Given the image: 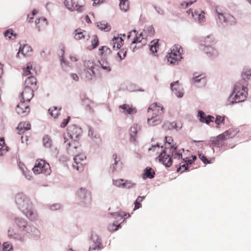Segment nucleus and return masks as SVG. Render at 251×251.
I'll return each mask as SVG.
<instances>
[{"label": "nucleus", "instance_id": "nucleus-1", "mask_svg": "<svg viewBox=\"0 0 251 251\" xmlns=\"http://www.w3.org/2000/svg\"><path fill=\"white\" fill-rule=\"evenodd\" d=\"M15 201L19 208L29 219L31 221L36 219L37 214L32 210V203L23 194H18L15 197Z\"/></svg>", "mask_w": 251, "mask_h": 251}, {"label": "nucleus", "instance_id": "nucleus-2", "mask_svg": "<svg viewBox=\"0 0 251 251\" xmlns=\"http://www.w3.org/2000/svg\"><path fill=\"white\" fill-rule=\"evenodd\" d=\"M148 113L151 116L148 119V123L151 126H154L161 122L160 116L164 113V108L157 102L152 103L148 109Z\"/></svg>", "mask_w": 251, "mask_h": 251}, {"label": "nucleus", "instance_id": "nucleus-3", "mask_svg": "<svg viewBox=\"0 0 251 251\" xmlns=\"http://www.w3.org/2000/svg\"><path fill=\"white\" fill-rule=\"evenodd\" d=\"M37 74V72L33 68L31 63H28L26 67L23 69V75L24 76H28L25 81V88H30L32 90L36 89L37 80L35 76Z\"/></svg>", "mask_w": 251, "mask_h": 251}, {"label": "nucleus", "instance_id": "nucleus-4", "mask_svg": "<svg viewBox=\"0 0 251 251\" xmlns=\"http://www.w3.org/2000/svg\"><path fill=\"white\" fill-rule=\"evenodd\" d=\"M247 85V84H242L239 82H237L235 84L233 93L229 98H230L234 96V101H232V103H236L245 100L248 95Z\"/></svg>", "mask_w": 251, "mask_h": 251}, {"label": "nucleus", "instance_id": "nucleus-5", "mask_svg": "<svg viewBox=\"0 0 251 251\" xmlns=\"http://www.w3.org/2000/svg\"><path fill=\"white\" fill-rule=\"evenodd\" d=\"M84 65L85 71L83 73V76L87 80H92L93 77L95 75V71L99 70L100 66L96 64L92 59L85 60Z\"/></svg>", "mask_w": 251, "mask_h": 251}, {"label": "nucleus", "instance_id": "nucleus-6", "mask_svg": "<svg viewBox=\"0 0 251 251\" xmlns=\"http://www.w3.org/2000/svg\"><path fill=\"white\" fill-rule=\"evenodd\" d=\"M182 49L179 45H175L171 49V51L166 56L168 61L173 65L177 64L182 58Z\"/></svg>", "mask_w": 251, "mask_h": 251}, {"label": "nucleus", "instance_id": "nucleus-7", "mask_svg": "<svg viewBox=\"0 0 251 251\" xmlns=\"http://www.w3.org/2000/svg\"><path fill=\"white\" fill-rule=\"evenodd\" d=\"M172 150L173 157L175 160L176 159L179 161L178 163L179 164L182 163H186L188 164L189 166L194 162V161H192L190 156L188 157L186 155V153L184 152L185 151L183 149L178 150L177 148H173Z\"/></svg>", "mask_w": 251, "mask_h": 251}, {"label": "nucleus", "instance_id": "nucleus-8", "mask_svg": "<svg viewBox=\"0 0 251 251\" xmlns=\"http://www.w3.org/2000/svg\"><path fill=\"white\" fill-rule=\"evenodd\" d=\"M32 170L36 174H43L45 175H49L51 173L49 164L45 160L40 159L36 160Z\"/></svg>", "mask_w": 251, "mask_h": 251}, {"label": "nucleus", "instance_id": "nucleus-9", "mask_svg": "<svg viewBox=\"0 0 251 251\" xmlns=\"http://www.w3.org/2000/svg\"><path fill=\"white\" fill-rule=\"evenodd\" d=\"M175 148L174 146H171V148L170 149V151L172 154V148ZM175 148H177L175 147ZM173 159H175L173 156L172 157L170 156L169 154H167L166 151L164 150L160 153V154L158 156V160L160 162H162V163L166 167H169L171 166L173 162Z\"/></svg>", "mask_w": 251, "mask_h": 251}, {"label": "nucleus", "instance_id": "nucleus-10", "mask_svg": "<svg viewBox=\"0 0 251 251\" xmlns=\"http://www.w3.org/2000/svg\"><path fill=\"white\" fill-rule=\"evenodd\" d=\"M86 156L83 154H79L75 156L74 159L75 164L73 165L74 168L76 169L77 171L82 170L86 164Z\"/></svg>", "mask_w": 251, "mask_h": 251}, {"label": "nucleus", "instance_id": "nucleus-11", "mask_svg": "<svg viewBox=\"0 0 251 251\" xmlns=\"http://www.w3.org/2000/svg\"><path fill=\"white\" fill-rule=\"evenodd\" d=\"M78 199L84 204L89 203L91 200V195L90 192L85 189L80 188L76 192Z\"/></svg>", "mask_w": 251, "mask_h": 251}, {"label": "nucleus", "instance_id": "nucleus-12", "mask_svg": "<svg viewBox=\"0 0 251 251\" xmlns=\"http://www.w3.org/2000/svg\"><path fill=\"white\" fill-rule=\"evenodd\" d=\"M16 111L19 115L22 116H26L30 112V108L28 103L21 100V102L17 105Z\"/></svg>", "mask_w": 251, "mask_h": 251}, {"label": "nucleus", "instance_id": "nucleus-13", "mask_svg": "<svg viewBox=\"0 0 251 251\" xmlns=\"http://www.w3.org/2000/svg\"><path fill=\"white\" fill-rule=\"evenodd\" d=\"M65 6L70 11H77L82 12L84 10V6L73 1V0H64Z\"/></svg>", "mask_w": 251, "mask_h": 251}, {"label": "nucleus", "instance_id": "nucleus-14", "mask_svg": "<svg viewBox=\"0 0 251 251\" xmlns=\"http://www.w3.org/2000/svg\"><path fill=\"white\" fill-rule=\"evenodd\" d=\"M73 35L76 40H81L83 42L87 41L90 38L89 33L81 28L75 29L73 32Z\"/></svg>", "mask_w": 251, "mask_h": 251}, {"label": "nucleus", "instance_id": "nucleus-15", "mask_svg": "<svg viewBox=\"0 0 251 251\" xmlns=\"http://www.w3.org/2000/svg\"><path fill=\"white\" fill-rule=\"evenodd\" d=\"M219 19L221 21L229 25H234L236 23L235 18L229 14H223L219 12L217 9L216 10Z\"/></svg>", "mask_w": 251, "mask_h": 251}, {"label": "nucleus", "instance_id": "nucleus-16", "mask_svg": "<svg viewBox=\"0 0 251 251\" xmlns=\"http://www.w3.org/2000/svg\"><path fill=\"white\" fill-rule=\"evenodd\" d=\"M131 37H133L130 45L131 47H132L133 49L135 48V47L133 46L134 44L141 42L143 39L142 33L138 34L136 30H133L129 33L127 38L129 39Z\"/></svg>", "mask_w": 251, "mask_h": 251}, {"label": "nucleus", "instance_id": "nucleus-17", "mask_svg": "<svg viewBox=\"0 0 251 251\" xmlns=\"http://www.w3.org/2000/svg\"><path fill=\"white\" fill-rule=\"evenodd\" d=\"M182 124L180 122H166L163 125V128L166 130L176 129L178 130L181 128Z\"/></svg>", "mask_w": 251, "mask_h": 251}, {"label": "nucleus", "instance_id": "nucleus-18", "mask_svg": "<svg viewBox=\"0 0 251 251\" xmlns=\"http://www.w3.org/2000/svg\"><path fill=\"white\" fill-rule=\"evenodd\" d=\"M202 50L205 53L207 56L211 59H214L219 54L218 50L211 46H205Z\"/></svg>", "mask_w": 251, "mask_h": 251}, {"label": "nucleus", "instance_id": "nucleus-19", "mask_svg": "<svg viewBox=\"0 0 251 251\" xmlns=\"http://www.w3.org/2000/svg\"><path fill=\"white\" fill-rule=\"evenodd\" d=\"M68 133L72 139L77 138L81 135V130L76 126L72 125L68 128Z\"/></svg>", "mask_w": 251, "mask_h": 251}, {"label": "nucleus", "instance_id": "nucleus-20", "mask_svg": "<svg viewBox=\"0 0 251 251\" xmlns=\"http://www.w3.org/2000/svg\"><path fill=\"white\" fill-rule=\"evenodd\" d=\"M226 140V139L222 133L216 137H212L210 139V142L214 146L221 148L224 145V142Z\"/></svg>", "mask_w": 251, "mask_h": 251}, {"label": "nucleus", "instance_id": "nucleus-21", "mask_svg": "<svg viewBox=\"0 0 251 251\" xmlns=\"http://www.w3.org/2000/svg\"><path fill=\"white\" fill-rule=\"evenodd\" d=\"M33 91L30 88H24L21 94V100L25 102H29L33 97Z\"/></svg>", "mask_w": 251, "mask_h": 251}, {"label": "nucleus", "instance_id": "nucleus-22", "mask_svg": "<svg viewBox=\"0 0 251 251\" xmlns=\"http://www.w3.org/2000/svg\"><path fill=\"white\" fill-rule=\"evenodd\" d=\"M198 117L200 122L206 124H209L211 122H213L215 119L213 116L207 115L202 111L198 112Z\"/></svg>", "mask_w": 251, "mask_h": 251}, {"label": "nucleus", "instance_id": "nucleus-23", "mask_svg": "<svg viewBox=\"0 0 251 251\" xmlns=\"http://www.w3.org/2000/svg\"><path fill=\"white\" fill-rule=\"evenodd\" d=\"M67 149L69 153L73 155L78 152L79 143L75 141H73L71 143L69 142L66 144Z\"/></svg>", "mask_w": 251, "mask_h": 251}, {"label": "nucleus", "instance_id": "nucleus-24", "mask_svg": "<svg viewBox=\"0 0 251 251\" xmlns=\"http://www.w3.org/2000/svg\"><path fill=\"white\" fill-rule=\"evenodd\" d=\"M120 109L123 110V112L125 114H134L136 113L137 110L135 107L129 104H124L119 106Z\"/></svg>", "mask_w": 251, "mask_h": 251}, {"label": "nucleus", "instance_id": "nucleus-25", "mask_svg": "<svg viewBox=\"0 0 251 251\" xmlns=\"http://www.w3.org/2000/svg\"><path fill=\"white\" fill-rule=\"evenodd\" d=\"M30 124L27 122H21L17 127L18 133L19 134H23L25 131L30 129Z\"/></svg>", "mask_w": 251, "mask_h": 251}, {"label": "nucleus", "instance_id": "nucleus-26", "mask_svg": "<svg viewBox=\"0 0 251 251\" xmlns=\"http://www.w3.org/2000/svg\"><path fill=\"white\" fill-rule=\"evenodd\" d=\"M35 22L39 31L45 29L48 25L47 19L44 17L38 18Z\"/></svg>", "mask_w": 251, "mask_h": 251}, {"label": "nucleus", "instance_id": "nucleus-27", "mask_svg": "<svg viewBox=\"0 0 251 251\" xmlns=\"http://www.w3.org/2000/svg\"><path fill=\"white\" fill-rule=\"evenodd\" d=\"M180 88V86L179 84L178 81H176L173 83L171 84V88L173 91L174 92L175 95L179 98H181L183 96V93L180 92L179 90Z\"/></svg>", "mask_w": 251, "mask_h": 251}, {"label": "nucleus", "instance_id": "nucleus-28", "mask_svg": "<svg viewBox=\"0 0 251 251\" xmlns=\"http://www.w3.org/2000/svg\"><path fill=\"white\" fill-rule=\"evenodd\" d=\"M32 52L31 47L28 45H25L22 48H20L19 52L17 53V56L19 57V53H21L24 56H27L30 55Z\"/></svg>", "mask_w": 251, "mask_h": 251}, {"label": "nucleus", "instance_id": "nucleus-29", "mask_svg": "<svg viewBox=\"0 0 251 251\" xmlns=\"http://www.w3.org/2000/svg\"><path fill=\"white\" fill-rule=\"evenodd\" d=\"M138 126L136 124L133 125L130 130V141L134 144L137 142L136 134L137 132Z\"/></svg>", "mask_w": 251, "mask_h": 251}, {"label": "nucleus", "instance_id": "nucleus-30", "mask_svg": "<svg viewBox=\"0 0 251 251\" xmlns=\"http://www.w3.org/2000/svg\"><path fill=\"white\" fill-rule=\"evenodd\" d=\"M99 50L100 55L102 58L108 57L112 52L110 49L106 46H101Z\"/></svg>", "mask_w": 251, "mask_h": 251}, {"label": "nucleus", "instance_id": "nucleus-31", "mask_svg": "<svg viewBox=\"0 0 251 251\" xmlns=\"http://www.w3.org/2000/svg\"><path fill=\"white\" fill-rule=\"evenodd\" d=\"M205 13L201 10H197L195 11V20H197L198 22L202 24L205 21Z\"/></svg>", "mask_w": 251, "mask_h": 251}, {"label": "nucleus", "instance_id": "nucleus-32", "mask_svg": "<svg viewBox=\"0 0 251 251\" xmlns=\"http://www.w3.org/2000/svg\"><path fill=\"white\" fill-rule=\"evenodd\" d=\"M242 77L243 79L242 83L247 84V80L251 79V69H244L242 74Z\"/></svg>", "mask_w": 251, "mask_h": 251}, {"label": "nucleus", "instance_id": "nucleus-33", "mask_svg": "<svg viewBox=\"0 0 251 251\" xmlns=\"http://www.w3.org/2000/svg\"><path fill=\"white\" fill-rule=\"evenodd\" d=\"M237 133V131L236 129L230 128L228 130L226 131L224 133H223V135L225 138L226 140L231 138L234 137L236 134Z\"/></svg>", "mask_w": 251, "mask_h": 251}, {"label": "nucleus", "instance_id": "nucleus-34", "mask_svg": "<svg viewBox=\"0 0 251 251\" xmlns=\"http://www.w3.org/2000/svg\"><path fill=\"white\" fill-rule=\"evenodd\" d=\"M124 40L122 37H114L112 40V44L113 45V48L117 49H120L123 45Z\"/></svg>", "mask_w": 251, "mask_h": 251}, {"label": "nucleus", "instance_id": "nucleus-35", "mask_svg": "<svg viewBox=\"0 0 251 251\" xmlns=\"http://www.w3.org/2000/svg\"><path fill=\"white\" fill-rule=\"evenodd\" d=\"M15 222L20 229L23 228V230H24V228H27V230H28L29 227L25 220L17 218L15 219Z\"/></svg>", "mask_w": 251, "mask_h": 251}, {"label": "nucleus", "instance_id": "nucleus-36", "mask_svg": "<svg viewBox=\"0 0 251 251\" xmlns=\"http://www.w3.org/2000/svg\"><path fill=\"white\" fill-rule=\"evenodd\" d=\"M91 43V45L88 48L90 50H93L98 46L99 41L97 35H94L92 36Z\"/></svg>", "mask_w": 251, "mask_h": 251}, {"label": "nucleus", "instance_id": "nucleus-37", "mask_svg": "<svg viewBox=\"0 0 251 251\" xmlns=\"http://www.w3.org/2000/svg\"><path fill=\"white\" fill-rule=\"evenodd\" d=\"M60 110V108H59L56 106H53L49 109V112L52 117L55 119L59 115Z\"/></svg>", "mask_w": 251, "mask_h": 251}, {"label": "nucleus", "instance_id": "nucleus-38", "mask_svg": "<svg viewBox=\"0 0 251 251\" xmlns=\"http://www.w3.org/2000/svg\"><path fill=\"white\" fill-rule=\"evenodd\" d=\"M98 63L100 66V68H101L106 72H109L111 71L110 66L107 61L101 60V62L98 61Z\"/></svg>", "mask_w": 251, "mask_h": 251}, {"label": "nucleus", "instance_id": "nucleus-39", "mask_svg": "<svg viewBox=\"0 0 251 251\" xmlns=\"http://www.w3.org/2000/svg\"><path fill=\"white\" fill-rule=\"evenodd\" d=\"M154 174L155 173L154 171L151 168H147L145 170V172L143 175V178H152L154 177Z\"/></svg>", "mask_w": 251, "mask_h": 251}, {"label": "nucleus", "instance_id": "nucleus-40", "mask_svg": "<svg viewBox=\"0 0 251 251\" xmlns=\"http://www.w3.org/2000/svg\"><path fill=\"white\" fill-rule=\"evenodd\" d=\"M119 1L120 9L124 11H127L129 8L128 0H119Z\"/></svg>", "mask_w": 251, "mask_h": 251}, {"label": "nucleus", "instance_id": "nucleus-41", "mask_svg": "<svg viewBox=\"0 0 251 251\" xmlns=\"http://www.w3.org/2000/svg\"><path fill=\"white\" fill-rule=\"evenodd\" d=\"M204 44H201V47L204 48L205 46H210V44H212L214 43V38L212 36H208L207 37H206L204 39Z\"/></svg>", "mask_w": 251, "mask_h": 251}, {"label": "nucleus", "instance_id": "nucleus-42", "mask_svg": "<svg viewBox=\"0 0 251 251\" xmlns=\"http://www.w3.org/2000/svg\"><path fill=\"white\" fill-rule=\"evenodd\" d=\"M43 144L46 148H50L52 145V141L48 136H45L43 138Z\"/></svg>", "mask_w": 251, "mask_h": 251}, {"label": "nucleus", "instance_id": "nucleus-43", "mask_svg": "<svg viewBox=\"0 0 251 251\" xmlns=\"http://www.w3.org/2000/svg\"><path fill=\"white\" fill-rule=\"evenodd\" d=\"M145 197L139 196L137 197L136 200L134 202L135 206L134 210H135L136 209H139L141 207L142 204L141 202L144 200Z\"/></svg>", "mask_w": 251, "mask_h": 251}, {"label": "nucleus", "instance_id": "nucleus-44", "mask_svg": "<svg viewBox=\"0 0 251 251\" xmlns=\"http://www.w3.org/2000/svg\"><path fill=\"white\" fill-rule=\"evenodd\" d=\"M158 41H151L150 45V50L153 53H155L157 52V48H158Z\"/></svg>", "mask_w": 251, "mask_h": 251}, {"label": "nucleus", "instance_id": "nucleus-45", "mask_svg": "<svg viewBox=\"0 0 251 251\" xmlns=\"http://www.w3.org/2000/svg\"><path fill=\"white\" fill-rule=\"evenodd\" d=\"M225 120V116H221L220 115H217L216 116V119L215 120V123L217 125V127H219V126L221 124L224 123Z\"/></svg>", "mask_w": 251, "mask_h": 251}, {"label": "nucleus", "instance_id": "nucleus-46", "mask_svg": "<svg viewBox=\"0 0 251 251\" xmlns=\"http://www.w3.org/2000/svg\"><path fill=\"white\" fill-rule=\"evenodd\" d=\"M38 12V11L36 9H34L31 13H29L27 16V21L29 23L33 22L32 20L34 17V16L37 14Z\"/></svg>", "mask_w": 251, "mask_h": 251}, {"label": "nucleus", "instance_id": "nucleus-47", "mask_svg": "<svg viewBox=\"0 0 251 251\" xmlns=\"http://www.w3.org/2000/svg\"><path fill=\"white\" fill-rule=\"evenodd\" d=\"M135 186V184L132 183L130 180H124V184L123 188H126L128 189H130L134 187Z\"/></svg>", "mask_w": 251, "mask_h": 251}, {"label": "nucleus", "instance_id": "nucleus-48", "mask_svg": "<svg viewBox=\"0 0 251 251\" xmlns=\"http://www.w3.org/2000/svg\"><path fill=\"white\" fill-rule=\"evenodd\" d=\"M13 250L12 245L8 242H4L2 245V251H11Z\"/></svg>", "mask_w": 251, "mask_h": 251}, {"label": "nucleus", "instance_id": "nucleus-49", "mask_svg": "<svg viewBox=\"0 0 251 251\" xmlns=\"http://www.w3.org/2000/svg\"><path fill=\"white\" fill-rule=\"evenodd\" d=\"M192 81L193 83L201 82L203 84H205L206 83L205 78L201 77V75L196 76L193 79Z\"/></svg>", "mask_w": 251, "mask_h": 251}, {"label": "nucleus", "instance_id": "nucleus-50", "mask_svg": "<svg viewBox=\"0 0 251 251\" xmlns=\"http://www.w3.org/2000/svg\"><path fill=\"white\" fill-rule=\"evenodd\" d=\"M124 179H119L117 180H113V184L117 187H124Z\"/></svg>", "mask_w": 251, "mask_h": 251}, {"label": "nucleus", "instance_id": "nucleus-51", "mask_svg": "<svg viewBox=\"0 0 251 251\" xmlns=\"http://www.w3.org/2000/svg\"><path fill=\"white\" fill-rule=\"evenodd\" d=\"M97 26L101 30L104 29L109 30L110 29L109 26H108L107 24H102V23H98Z\"/></svg>", "mask_w": 251, "mask_h": 251}, {"label": "nucleus", "instance_id": "nucleus-52", "mask_svg": "<svg viewBox=\"0 0 251 251\" xmlns=\"http://www.w3.org/2000/svg\"><path fill=\"white\" fill-rule=\"evenodd\" d=\"M126 51L124 49H122L118 52V55L121 59H123L126 57Z\"/></svg>", "mask_w": 251, "mask_h": 251}, {"label": "nucleus", "instance_id": "nucleus-53", "mask_svg": "<svg viewBox=\"0 0 251 251\" xmlns=\"http://www.w3.org/2000/svg\"><path fill=\"white\" fill-rule=\"evenodd\" d=\"M147 31L148 32V35L150 36H152L154 35V30L153 27L149 26L145 30V31Z\"/></svg>", "mask_w": 251, "mask_h": 251}, {"label": "nucleus", "instance_id": "nucleus-54", "mask_svg": "<svg viewBox=\"0 0 251 251\" xmlns=\"http://www.w3.org/2000/svg\"><path fill=\"white\" fill-rule=\"evenodd\" d=\"M70 120V117L68 116L66 119H64L60 124V126L62 128L65 127L68 124Z\"/></svg>", "mask_w": 251, "mask_h": 251}, {"label": "nucleus", "instance_id": "nucleus-55", "mask_svg": "<svg viewBox=\"0 0 251 251\" xmlns=\"http://www.w3.org/2000/svg\"><path fill=\"white\" fill-rule=\"evenodd\" d=\"M188 164H184L183 165H181L180 166V167L177 168V172L182 171L183 172L185 170H186L188 169Z\"/></svg>", "mask_w": 251, "mask_h": 251}, {"label": "nucleus", "instance_id": "nucleus-56", "mask_svg": "<svg viewBox=\"0 0 251 251\" xmlns=\"http://www.w3.org/2000/svg\"><path fill=\"white\" fill-rule=\"evenodd\" d=\"M199 157L204 162V164H207V163H209V161L206 158V157L204 156V154H201V153L199 154Z\"/></svg>", "mask_w": 251, "mask_h": 251}, {"label": "nucleus", "instance_id": "nucleus-57", "mask_svg": "<svg viewBox=\"0 0 251 251\" xmlns=\"http://www.w3.org/2000/svg\"><path fill=\"white\" fill-rule=\"evenodd\" d=\"M8 151L7 147H2V148L0 149V156H2L5 154Z\"/></svg>", "mask_w": 251, "mask_h": 251}, {"label": "nucleus", "instance_id": "nucleus-58", "mask_svg": "<svg viewBox=\"0 0 251 251\" xmlns=\"http://www.w3.org/2000/svg\"><path fill=\"white\" fill-rule=\"evenodd\" d=\"M160 149V148L158 144H156V145L152 146L151 148H150L149 149V151H158Z\"/></svg>", "mask_w": 251, "mask_h": 251}, {"label": "nucleus", "instance_id": "nucleus-59", "mask_svg": "<svg viewBox=\"0 0 251 251\" xmlns=\"http://www.w3.org/2000/svg\"><path fill=\"white\" fill-rule=\"evenodd\" d=\"M13 35V33L12 32V30H8L6 31L4 33L5 37H8L9 39H10L11 38V36Z\"/></svg>", "mask_w": 251, "mask_h": 251}, {"label": "nucleus", "instance_id": "nucleus-60", "mask_svg": "<svg viewBox=\"0 0 251 251\" xmlns=\"http://www.w3.org/2000/svg\"><path fill=\"white\" fill-rule=\"evenodd\" d=\"M113 158L114 159L115 162L113 164V165L116 166L118 164V162L120 161V159H118L117 158V155L116 153H115L113 155Z\"/></svg>", "mask_w": 251, "mask_h": 251}, {"label": "nucleus", "instance_id": "nucleus-61", "mask_svg": "<svg viewBox=\"0 0 251 251\" xmlns=\"http://www.w3.org/2000/svg\"><path fill=\"white\" fill-rule=\"evenodd\" d=\"M111 226V230L114 231L118 230L119 228L121 227V225L120 224L117 226L115 225V224H113Z\"/></svg>", "mask_w": 251, "mask_h": 251}, {"label": "nucleus", "instance_id": "nucleus-62", "mask_svg": "<svg viewBox=\"0 0 251 251\" xmlns=\"http://www.w3.org/2000/svg\"><path fill=\"white\" fill-rule=\"evenodd\" d=\"M165 140L166 141V142L168 143L169 144L171 145L172 142H173V139L171 137H165Z\"/></svg>", "mask_w": 251, "mask_h": 251}, {"label": "nucleus", "instance_id": "nucleus-63", "mask_svg": "<svg viewBox=\"0 0 251 251\" xmlns=\"http://www.w3.org/2000/svg\"><path fill=\"white\" fill-rule=\"evenodd\" d=\"M93 1H94V2H93L94 5L99 4L103 2V0H93Z\"/></svg>", "mask_w": 251, "mask_h": 251}, {"label": "nucleus", "instance_id": "nucleus-64", "mask_svg": "<svg viewBox=\"0 0 251 251\" xmlns=\"http://www.w3.org/2000/svg\"><path fill=\"white\" fill-rule=\"evenodd\" d=\"M187 13H188V15L191 14L192 17L193 18H195V12H193L191 9L187 10Z\"/></svg>", "mask_w": 251, "mask_h": 251}]
</instances>
